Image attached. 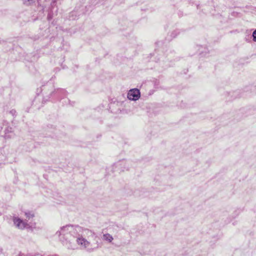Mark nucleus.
<instances>
[{
    "label": "nucleus",
    "mask_w": 256,
    "mask_h": 256,
    "mask_svg": "<svg viewBox=\"0 0 256 256\" xmlns=\"http://www.w3.org/2000/svg\"><path fill=\"white\" fill-rule=\"evenodd\" d=\"M15 112L14 110H12V114H14V112Z\"/></svg>",
    "instance_id": "obj_11"
},
{
    "label": "nucleus",
    "mask_w": 256,
    "mask_h": 256,
    "mask_svg": "<svg viewBox=\"0 0 256 256\" xmlns=\"http://www.w3.org/2000/svg\"><path fill=\"white\" fill-rule=\"evenodd\" d=\"M80 236L84 237H86L88 238H94V233L91 230H90L86 228H83L81 227V230L80 232Z\"/></svg>",
    "instance_id": "obj_5"
},
{
    "label": "nucleus",
    "mask_w": 256,
    "mask_h": 256,
    "mask_svg": "<svg viewBox=\"0 0 256 256\" xmlns=\"http://www.w3.org/2000/svg\"><path fill=\"white\" fill-rule=\"evenodd\" d=\"M253 40L256 42V30L252 33Z\"/></svg>",
    "instance_id": "obj_10"
},
{
    "label": "nucleus",
    "mask_w": 256,
    "mask_h": 256,
    "mask_svg": "<svg viewBox=\"0 0 256 256\" xmlns=\"http://www.w3.org/2000/svg\"><path fill=\"white\" fill-rule=\"evenodd\" d=\"M15 112L14 110H12V114H14V112Z\"/></svg>",
    "instance_id": "obj_12"
},
{
    "label": "nucleus",
    "mask_w": 256,
    "mask_h": 256,
    "mask_svg": "<svg viewBox=\"0 0 256 256\" xmlns=\"http://www.w3.org/2000/svg\"><path fill=\"white\" fill-rule=\"evenodd\" d=\"M24 215L26 216V218L24 221H28L31 218L34 217V214L32 212L26 211L24 212Z\"/></svg>",
    "instance_id": "obj_7"
},
{
    "label": "nucleus",
    "mask_w": 256,
    "mask_h": 256,
    "mask_svg": "<svg viewBox=\"0 0 256 256\" xmlns=\"http://www.w3.org/2000/svg\"><path fill=\"white\" fill-rule=\"evenodd\" d=\"M80 230L81 227L80 226L68 224L61 227L56 232V235L64 245L68 248H72V244Z\"/></svg>",
    "instance_id": "obj_1"
},
{
    "label": "nucleus",
    "mask_w": 256,
    "mask_h": 256,
    "mask_svg": "<svg viewBox=\"0 0 256 256\" xmlns=\"http://www.w3.org/2000/svg\"><path fill=\"white\" fill-rule=\"evenodd\" d=\"M76 238L77 244L82 248H86L90 244V242L84 238V236H80V233H78V236L76 237Z\"/></svg>",
    "instance_id": "obj_4"
},
{
    "label": "nucleus",
    "mask_w": 256,
    "mask_h": 256,
    "mask_svg": "<svg viewBox=\"0 0 256 256\" xmlns=\"http://www.w3.org/2000/svg\"><path fill=\"white\" fill-rule=\"evenodd\" d=\"M140 92L137 88L132 89L128 94V98L132 100H136L140 98Z\"/></svg>",
    "instance_id": "obj_3"
},
{
    "label": "nucleus",
    "mask_w": 256,
    "mask_h": 256,
    "mask_svg": "<svg viewBox=\"0 0 256 256\" xmlns=\"http://www.w3.org/2000/svg\"><path fill=\"white\" fill-rule=\"evenodd\" d=\"M34 2V0H24V3L26 5H30Z\"/></svg>",
    "instance_id": "obj_8"
},
{
    "label": "nucleus",
    "mask_w": 256,
    "mask_h": 256,
    "mask_svg": "<svg viewBox=\"0 0 256 256\" xmlns=\"http://www.w3.org/2000/svg\"><path fill=\"white\" fill-rule=\"evenodd\" d=\"M125 164V162H118V163H117L116 164H115L114 166L116 167H118L120 166H122V165H124Z\"/></svg>",
    "instance_id": "obj_9"
},
{
    "label": "nucleus",
    "mask_w": 256,
    "mask_h": 256,
    "mask_svg": "<svg viewBox=\"0 0 256 256\" xmlns=\"http://www.w3.org/2000/svg\"><path fill=\"white\" fill-rule=\"evenodd\" d=\"M13 222L17 228L21 230L24 229L28 226L26 222L22 220L18 217H14Z\"/></svg>",
    "instance_id": "obj_2"
},
{
    "label": "nucleus",
    "mask_w": 256,
    "mask_h": 256,
    "mask_svg": "<svg viewBox=\"0 0 256 256\" xmlns=\"http://www.w3.org/2000/svg\"><path fill=\"white\" fill-rule=\"evenodd\" d=\"M102 238L103 240L108 242H111L114 240L112 236L110 234H103Z\"/></svg>",
    "instance_id": "obj_6"
}]
</instances>
